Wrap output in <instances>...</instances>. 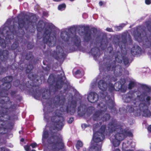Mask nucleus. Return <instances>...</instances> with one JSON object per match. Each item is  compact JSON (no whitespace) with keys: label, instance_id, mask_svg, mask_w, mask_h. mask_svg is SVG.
Masks as SVG:
<instances>
[{"label":"nucleus","instance_id":"nucleus-1","mask_svg":"<svg viewBox=\"0 0 151 151\" xmlns=\"http://www.w3.org/2000/svg\"><path fill=\"white\" fill-rule=\"evenodd\" d=\"M150 93H145L139 96L135 93L133 94H130L127 97V101L125 100V102H128L130 101L133 98L134 96L136 94L137 95V99H136V101H134V105H136L139 104L138 107L137 106L135 107L134 106L133 107H131L129 109V111H134L137 113V115L138 116L140 115L142 111V115L143 116L148 117L150 116L151 113L147 109L148 106L150 104V97L148 96L149 95Z\"/></svg>","mask_w":151,"mask_h":151},{"label":"nucleus","instance_id":"nucleus-2","mask_svg":"<svg viewBox=\"0 0 151 151\" xmlns=\"http://www.w3.org/2000/svg\"><path fill=\"white\" fill-rule=\"evenodd\" d=\"M116 131L117 133L111 139L114 146L115 147L118 146L120 144V141L123 140L126 136L130 137L132 136V133L130 132H125L119 129H117Z\"/></svg>","mask_w":151,"mask_h":151},{"label":"nucleus","instance_id":"nucleus-3","mask_svg":"<svg viewBox=\"0 0 151 151\" xmlns=\"http://www.w3.org/2000/svg\"><path fill=\"white\" fill-rule=\"evenodd\" d=\"M52 33L50 32V31L46 32L44 34V42L50 46H54L53 45H52V44L54 43V41L55 40V36H54L53 37H52Z\"/></svg>","mask_w":151,"mask_h":151},{"label":"nucleus","instance_id":"nucleus-4","mask_svg":"<svg viewBox=\"0 0 151 151\" xmlns=\"http://www.w3.org/2000/svg\"><path fill=\"white\" fill-rule=\"evenodd\" d=\"M98 87L102 91L99 94L101 97L103 99L105 98L106 99H108L109 96H106L107 93L105 92L107 88V85L106 82L102 80L98 82Z\"/></svg>","mask_w":151,"mask_h":151},{"label":"nucleus","instance_id":"nucleus-5","mask_svg":"<svg viewBox=\"0 0 151 151\" xmlns=\"http://www.w3.org/2000/svg\"><path fill=\"white\" fill-rule=\"evenodd\" d=\"M105 126H102L101 128V132H97L94 133L93 139V141L95 142H99L102 141L104 138V132L105 131Z\"/></svg>","mask_w":151,"mask_h":151},{"label":"nucleus","instance_id":"nucleus-6","mask_svg":"<svg viewBox=\"0 0 151 151\" xmlns=\"http://www.w3.org/2000/svg\"><path fill=\"white\" fill-rule=\"evenodd\" d=\"M61 39L65 41H71L75 44L79 43L80 42V38L77 37L75 36L74 37H70L68 35L67 32H61L60 35Z\"/></svg>","mask_w":151,"mask_h":151},{"label":"nucleus","instance_id":"nucleus-7","mask_svg":"<svg viewBox=\"0 0 151 151\" xmlns=\"http://www.w3.org/2000/svg\"><path fill=\"white\" fill-rule=\"evenodd\" d=\"M119 84V82H117L115 83L114 85H113V83H109L108 87V90L111 91L114 90H117L120 89H122L123 86L121 84Z\"/></svg>","mask_w":151,"mask_h":151},{"label":"nucleus","instance_id":"nucleus-8","mask_svg":"<svg viewBox=\"0 0 151 151\" xmlns=\"http://www.w3.org/2000/svg\"><path fill=\"white\" fill-rule=\"evenodd\" d=\"M88 101L91 103L95 102L98 99L97 94L94 92H90L88 96Z\"/></svg>","mask_w":151,"mask_h":151},{"label":"nucleus","instance_id":"nucleus-9","mask_svg":"<svg viewBox=\"0 0 151 151\" xmlns=\"http://www.w3.org/2000/svg\"><path fill=\"white\" fill-rule=\"evenodd\" d=\"M12 78L11 77H7L4 79L5 83L3 85L5 86V89L7 90L10 88L11 87V85L9 82L12 81Z\"/></svg>","mask_w":151,"mask_h":151},{"label":"nucleus","instance_id":"nucleus-10","mask_svg":"<svg viewBox=\"0 0 151 151\" xmlns=\"http://www.w3.org/2000/svg\"><path fill=\"white\" fill-rule=\"evenodd\" d=\"M56 146L57 148H58L59 149H62L64 147V145L61 136L57 139Z\"/></svg>","mask_w":151,"mask_h":151},{"label":"nucleus","instance_id":"nucleus-11","mask_svg":"<svg viewBox=\"0 0 151 151\" xmlns=\"http://www.w3.org/2000/svg\"><path fill=\"white\" fill-rule=\"evenodd\" d=\"M61 120L56 122L55 124L56 125V129L58 130H60L62 129V127L63 125V118L61 117L60 118Z\"/></svg>","mask_w":151,"mask_h":151},{"label":"nucleus","instance_id":"nucleus-12","mask_svg":"<svg viewBox=\"0 0 151 151\" xmlns=\"http://www.w3.org/2000/svg\"><path fill=\"white\" fill-rule=\"evenodd\" d=\"M140 51V48L138 45L135 46L131 50V53L133 55H135L139 53Z\"/></svg>","mask_w":151,"mask_h":151},{"label":"nucleus","instance_id":"nucleus-13","mask_svg":"<svg viewBox=\"0 0 151 151\" xmlns=\"http://www.w3.org/2000/svg\"><path fill=\"white\" fill-rule=\"evenodd\" d=\"M6 123L5 121H0V124L1 126H4V127H0V133L1 134H4L5 133V130L6 129L4 127V124Z\"/></svg>","mask_w":151,"mask_h":151},{"label":"nucleus","instance_id":"nucleus-14","mask_svg":"<svg viewBox=\"0 0 151 151\" xmlns=\"http://www.w3.org/2000/svg\"><path fill=\"white\" fill-rule=\"evenodd\" d=\"M101 149V145H99L98 147L97 146H95L93 147L92 146L89 149L90 151H91L93 149V151H100Z\"/></svg>","mask_w":151,"mask_h":151},{"label":"nucleus","instance_id":"nucleus-15","mask_svg":"<svg viewBox=\"0 0 151 151\" xmlns=\"http://www.w3.org/2000/svg\"><path fill=\"white\" fill-rule=\"evenodd\" d=\"M127 144L123 143L122 145V149L123 151H133V150H130L127 148Z\"/></svg>","mask_w":151,"mask_h":151},{"label":"nucleus","instance_id":"nucleus-16","mask_svg":"<svg viewBox=\"0 0 151 151\" xmlns=\"http://www.w3.org/2000/svg\"><path fill=\"white\" fill-rule=\"evenodd\" d=\"M48 136V133L47 131H44L42 135V141L43 142H44L45 140L46 139Z\"/></svg>","mask_w":151,"mask_h":151},{"label":"nucleus","instance_id":"nucleus-17","mask_svg":"<svg viewBox=\"0 0 151 151\" xmlns=\"http://www.w3.org/2000/svg\"><path fill=\"white\" fill-rule=\"evenodd\" d=\"M116 125L115 124H109L108 125L109 130H110L111 131H113L114 130V128L116 127Z\"/></svg>","mask_w":151,"mask_h":151},{"label":"nucleus","instance_id":"nucleus-18","mask_svg":"<svg viewBox=\"0 0 151 151\" xmlns=\"http://www.w3.org/2000/svg\"><path fill=\"white\" fill-rule=\"evenodd\" d=\"M44 26V24L42 21L39 22L38 25L37 27V30L39 31L40 28L42 29L43 27Z\"/></svg>","mask_w":151,"mask_h":151},{"label":"nucleus","instance_id":"nucleus-19","mask_svg":"<svg viewBox=\"0 0 151 151\" xmlns=\"http://www.w3.org/2000/svg\"><path fill=\"white\" fill-rule=\"evenodd\" d=\"M82 146V142L81 141H78L77 144L76 145V147L77 149L78 150L80 147H81Z\"/></svg>","mask_w":151,"mask_h":151},{"label":"nucleus","instance_id":"nucleus-20","mask_svg":"<svg viewBox=\"0 0 151 151\" xmlns=\"http://www.w3.org/2000/svg\"><path fill=\"white\" fill-rule=\"evenodd\" d=\"M101 108L102 109V110H101V111H105L106 109V106L104 105L102 103H101V104L98 105V108Z\"/></svg>","mask_w":151,"mask_h":151},{"label":"nucleus","instance_id":"nucleus-21","mask_svg":"<svg viewBox=\"0 0 151 151\" xmlns=\"http://www.w3.org/2000/svg\"><path fill=\"white\" fill-rule=\"evenodd\" d=\"M65 7V5L64 4H63L59 5L58 7V9L60 10H64Z\"/></svg>","mask_w":151,"mask_h":151},{"label":"nucleus","instance_id":"nucleus-22","mask_svg":"<svg viewBox=\"0 0 151 151\" xmlns=\"http://www.w3.org/2000/svg\"><path fill=\"white\" fill-rule=\"evenodd\" d=\"M134 81H131L129 85V88L131 89L134 86Z\"/></svg>","mask_w":151,"mask_h":151},{"label":"nucleus","instance_id":"nucleus-23","mask_svg":"<svg viewBox=\"0 0 151 151\" xmlns=\"http://www.w3.org/2000/svg\"><path fill=\"white\" fill-rule=\"evenodd\" d=\"M57 51H59V50H60V52H58L59 53H60V52H61V53H63V50L62 48L60 47H57Z\"/></svg>","mask_w":151,"mask_h":151},{"label":"nucleus","instance_id":"nucleus-24","mask_svg":"<svg viewBox=\"0 0 151 151\" xmlns=\"http://www.w3.org/2000/svg\"><path fill=\"white\" fill-rule=\"evenodd\" d=\"M145 3L147 5L150 4L151 3V0H145Z\"/></svg>","mask_w":151,"mask_h":151},{"label":"nucleus","instance_id":"nucleus-25","mask_svg":"<svg viewBox=\"0 0 151 151\" xmlns=\"http://www.w3.org/2000/svg\"><path fill=\"white\" fill-rule=\"evenodd\" d=\"M37 145V144L35 143H33L30 145L32 148H35Z\"/></svg>","mask_w":151,"mask_h":151},{"label":"nucleus","instance_id":"nucleus-26","mask_svg":"<svg viewBox=\"0 0 151 151\" xmlns=\"http://www.w3.org/2000/svg\"><path fill=\"white\" fill-rule=\"evenodd\" d=\"M90 38V35H88V34H87L85 37V39L86 40H88Z\"/></svg>","mask_w":151,"mask_h":151},{"label":"nucleus","instance_id":"nucleus-27","mask_svg":"<svg viewBox=\"0 0 151 151\" xmlns=\"http://www.w3.org/2000/svg\"><path fill=\"white\" fill-rule=\"evenodd\" d=\"M30 147L29 146H25L24 147V148L25 150L27 151H29V150Z\"/></svg>","mask_w":151,"mask_h":151},{"label":"nucleus","instance_id":"nucleus-28","mask_svg":"<svg viewBox=\"0 0 151 151\" xmlns=\"http://www.w3.org/2000/svg\"><path fill=\"white\" fill-rule=\"evenodd\" d=\"M120 68V66H116L115 68H113V67H112V68H111V70H116V69H117V68Z\"/></svg>","mask_w":151,"mask_h":151},{"label":"nucleus","instance_id":"nucleus-29","mask_svg":"<svg viewBox=\"0 0 151 151\" xmlns=\"http://www.w3.org/2000/svg\"><path fill=\"white\" fill-rule=\"evenodd\" d=\"M109 115L108 114H106L105 115V120L109 119Z\"/></svg>","mask_w":151,"mask_h":151},{"label":"nucleus","instance_id":"nucleus-30","mask_svg":"<svg viewBox=\"0 0 151 151\" xmlns=\"http://www.w3.org/2000/svg\"><path fill=\"white\" fill-rule=\"evenodd\" d=\"M140 37H141V35H140L138 37L137 36H136V35H135L134 37L135 38L137 39L138 41L139 42V38H140Z\"/></svg>","mask_w":151,"mask_h":151},{"label":"nucleus","instance_id":"nucleus-31","mask_svg":"<svg viewBox=\"0 0 151 151\" xmlns=\"http://www.w3.org/2000/svg\"><path fill=\"white\" fill-rule=\"evenodd\" d=\"M73 121V118H70L68 121V123H71Z\"/></svg>","mask_w":151,"mask_h":151},{"label":"nucleus","instance_id":"nucleus-32","mask_svg":"<svg viewBox=\"0 0 151 151\" xmlns=\"http://www.w3.org/2000/svg\"><path fill=\"white\" fill-rule=\"evenodd\" d=\"M148 130L149 131L151 132V125L148 126Z\"/></svg>","mask_w":151,"mask_h":151},{"label":"nucleus","instance_id":"nucleus-33","mask_svg":"<svg viewBox=\"0 0 151 151\" xmlns=\"http://www.w3.org/2000/svg\"><path fill=\"white\" fill-rule=\"evenodd\" d=\"M106 30L109 32H111L112 31V29H111L110 28H107L106 29Z\"/></svg>","mask_w":151,"mask_h":151},{"label":"nucleus","instance_id":"nucleus-34","mask_svg":"<svg viewBox=\"0 0 151 151\" xmlns=\"http://www.w3.org/2000/svg\"><path fill=\"white\" fill-rule=\"evenodd\" d=\"M80 73H81V72L80 71V70H78L76 72L75 74L76 75H77V74H80Z\"/></svg>","mask_w":151,"mask_h":151},{"label":"nucleus","instance_id":"nucleus-35","mask_svg":"<svg viewBox=\"0 0 151 151\" xmlns=\"http://www.w3.org/2000/svg\"><path fill=\"white\" fill-rule=\"evenodd\" d=\"M99 4L100 6H101L103 4V3L102 1H101L99 2Z\"/></svg>","mask_w":151,"mask_h":151},{"label":"nucleus","instance_id":"nucleus-36","mask_svg":"<svg viewBox=\"0 0 151 151\" xmlns=\"http://www.w3.org/2000/svg\"><path fill=\"white\" fill-rule=\"evenodd\" d=\"M96 85V82H95V83H92V86H93V87L94 86H95Z\"/></svg>","mask_w":151,"mask_h":151},{"label":"nucleus","instance_id":"nucleus-37","mask_svg":"<svg viewBox=\"0 0 151 151\" xmlns=\"http://www.w3.org/2000/svg\"><path fill=\"white\" fill-rule=\"evenodd\" d=\"M86 127V124H83L82 125V127L83 128L84 127Z\"/></svg>","mask_w":151,"mask_h":151},{"label":"nucleus","instance_id":"nucleus-38","mask_svg":"<svg viewBox=\"0 0 151 151\" xmlns=\"http://www.w3.org/2000/svg\"><path fill=\"white\" fill-rule=\"evenodd\" d=\"M4 148H0V151H4Z\"/></svg>","mask_w":151,"mask_h":151},{"label":"nucleus","instance_id":"nucleus-39","mask_svg":"<svg viewBox=\"0 0 151 151\" xmlns=\"http://www.w3.org/2000/svg\"><path fill=\"white\" fill-rule=\"evenodd\" d=\"M7 38L9 39V35H6V39L7 40Z\"/></svg>","mask_w":151,"mask_h":151},{"label":"nucleus","instance_id":"nucleus-40","mask_svg":"<svg viewBox=\"0 0 151 151\" xmlns=\"http://www.w3.org/2000/svg\"><path fill=\"white\" fill-rule=\"evenodd\" d=\"M124 63L126 65L127 64V63H128V61H124Z\"/></svg>","mask_w":151,"mask_h":151},{"label":"nucleus","instance_id":"nucleus-41","mask_svg":"<svg viewBox=\"0 0 151 151\" xmlns=\"http://www.w3.org/2000/svg\"><path fill=\"white\" fill-rule=\"evenodd\" d=\"M19 26L20 27H22V26H23V24L22 25V24H21L19 23Z\"/></svg>","mask_w":151,"mask_h":151},{"label":"nucleus","instance_id":"nucleus-42","mask_svg":"<svg viewBox=\"0 0 151 151\" xmlns=\"http://www.w3.org/2000/svg\"><path fill=\"white\" fill-rule=\"evenodd\" d=\"M114 151H120V150L119 149H116L114 150Z\"/></svg>","mask_w":151,"mask_h":151},{"label":"nucleus","instance_id":"nucleus-43","mask_svg":"<svg viewBox=\"0 0 151 151\" xmlns=\"http://www.w3.org/2000/svg\"><path fill=\"white\" fill-rule=\"evenodd\" d=\"M32 74V73H30L29 75H28V77L29 78H30V79H31L32 78H31L30 77V76Z\"/></svg>","mask_w":151,"mask_h":151},{"label":"nucleus","instance_id":"nucleus-44","mask_svg":"<svg viewBox=\"0 0 151 151\" xmlns=\"http://www.w3.org/2000/svg\"><path fill=\"white\" fill-rule=\"evenodd\" d=\"M94 116H96L97 117H98V116H100V114L99 115H98L97 114H96Z\"/></svg>","mask_w":151,"mask_h":151},{"label":"nucleus","instance_id":"nucleus-45","mask_svg":"<svg viewBox=\"0 0 151 151\" xmlns=\"http://www.w3.org/2000/svg\"><path fill=\"white\" fill-rule=\"evenodd\" d=\"M24 141V139H21V141L22 142H23Z\"/></svg>","mask_w":151,"mask_h":151},{"label":"nucleus","instance_id":"nucleus-46","mask_svg":"<svg viewBox=\"0 0 151 151\" xmlns=\"http://www.w3.org/2000/svg\"><path fill=\"white\" fill-rule=\"evenodd\" d=\"M117 28H118L119 29H120V28H121V29L122 28V27L121 26H119V27H117Z\"/></svg>","mask_w":151,"mask_h":151},{"label":"nucleus","instance_id":"nucleus-47","mask_svg":"<svg viewBox=\"0 0 151 151\" xmlns=\"http://www.w3.org/2000/svg\"><path fill=\"white\" fill-rule=\"evenodd\" d=\"M58 117H59L58 116H56L55 117V118L56 119H58Z\"/></svg>","mask_w":151,"mask_h":151},{"label":"nucleus","instance_id":"nucleus-48","mask_svg":"<svg viewBox=\"0 0 151 151\" xmlns=\"http://www.w3.org/2000/svg\"><path fill=\"white\" fill-rule=\"evenodd\" d=\"M5 32V31L4 30H3V33H4Z\"/></svg>","mask_w":151,"mask_h":151},{"label":"nucleus","instance_id":"nucleus-49","mask_svg":"<svg viewBox=\"0 0 151 151\" xmlns=\"http://www.w3.org/2000/svg\"><path fill=\"white\" fill-rule=\"evenodd\" d=\"M31 70L32 69V66H31Z\"/></svg>","mask_w":151,"mask_h":151},{"label":"nucleus","instance_id":"nucleus-50","mask_svg":"<svg viewBox=\"0 0 151 151\" xmlns=\"http://www.w3.org/2000/svg\"><path fill=\"white\" fill-rule=\"evenodd\" d=\"M101 108V110H100L101 111H100V112H101V111H101V110H102V109H101V108Z\"/></svg>","mask_w":151,"mask_h":151},{"label":"nucleus","instance_id":"nucleus-51","mask_svg":"<svg viewBox=\"0 0 151 151\" xmlns=\"http://www.w3.org/2000/svg\"><path fill=\"white\" fill-rule=\"evenodd\" d=\"M70 1H74V0H70Z\"/></svg>","mask_w":151,"mask_h":151},{"label":"nucleus","instance_id":"nucleus-52","mask_svg":"<svg viewBox=\"0 0 151 151\" xmlns=\"http://www.w3.org/2000/svg\"><path fill=\"white\" fill-rule=\"evenodd\" d=\"M51 120H52V121L54 122V121H53V120H53V118H52Z\"/></svg>","mask_w":151,"mask_h":151},{"label":"nucleus","instance_id":"nucleus-53","mask_svg":"<svg viewBox=\"0 0 151 151\" xmlns=\"http://www.w3.org/2000/svg\"><path fill=\"white\" fill-rule=\"evenodd\" d=\"M36 151L35 150H32V151Z\"/></svg>","mask_w":151,"mask_h":151},{"label":"nucleus","instance_id":"nucleus-54","mask_svg":"<svg viewBox=\"0 0 151 151\" xmlns=\"http://www.w3.org/2000/svg\"><path fill=\"white\" fill-rule=\"evenodd\" d=\"M123 26H124V24H123Z\"/></svg>","mask_w":151,"mask_h":151},{"label":"nucleus","instance_id":"nucleus-55","mask_svg":"<svg viewBox=\"0 0 151 151\" xmlns=\"http://www.w3.org/2000/svg\"><path fill=\"white\" fill-rule=\"evenodd\" d=\"M94 50V49H92V51H93V50Z\"/></svg>","mask_w":151,"mask_h":151},{"label":"nucleus","instance_id":"nucleus-56","mask_svg":"<svg viewBox=\"0 0 151 151\" xmlns=\"http://www.w3.org/2000/svg\"><path fill=\"white\" fill-rule=\"evenodd\" d=\"M150 149H151V146H150Z\"/></svg>","mask_w":151,"mask_h":151},{"label":"nucleus","instance_id":"nucleus-57","mask_svg":"<svg viewBox=\"0 0 151 151\" xmlns=\"http://www.w3.org/2000/svg\"><path fill=\"white\" fill-rule=\"evenodd\" d=\"M140 92H138V94H140Z\"/></svg>","mask_w":151,"mask_h":151},{"label":"nucleus","instance_id":"nucleus-58","mask_svg":"<svg viewBox=\"0 0 151 151\" xmlns=\"http://www.w3.org/2000/svg\"><path fill=\"white\" fill-rule=\"evenodd\" d=\"M104 117H105V118H106L105 116V117H104Z\"/></svg>","mask_w":151,"mask_h":151},{"label":"nucleus","instance_id":"nucleus-59","mask_svg":"<svg viewBox=\"0 0 151 151\" xmlns=\"http://www.w3.org/2000/svg\"><path fill=\"white\" fill-rule=\"evenodd\" d=\"M115 73H116V72H114Z\"/></svg>","mask_w":151,"mask_h":151}]
</instances>
